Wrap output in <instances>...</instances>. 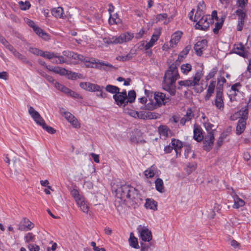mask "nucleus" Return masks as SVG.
Here are the masks:
<instances>
[{
  "instance_id": "obj_1",
  "label": "nucleus",
  "mask_w": 251,
  "mask_h": 251,
  "mask_svg": "<svg viewBox=\"0 0 251 251\" xmlns=\"http://www.w3.org/2000/svg\"><path fill=\"white\" fill-rule=\"evenodd\" d=\"M116 196L134 207L142 201L139 191L128 184H124L118 187L116 191Z\"/></svg>"
},
{
  "instance_id": "obj_2",
  "label": "nucleus",
  "mask_w": 251,
  "mask_h": 251,
  "mask_svg": "<svg viewBox=\"0 0 251 251\" xmlns=\"http://www.w3.org/2000/svg\"><path fill=\"white\" fill-rule=\"evenodd\" d=\"M179 77L177 67L174 65H171L165 74L162 84L163 89L169 92L171 95H175L176 94L175 83Z\"/></svg>"
},
{
  "instance_id": "obj_3",
  "label": "nucleus",
  "mask_w": 251,
  "mask_h": 251,
  "mask_svg": "<svg viewBox=\"0 0 251 251\" xmlns=\"http://www.w3.org/2000/svg\"><path fill=\"white\" fill-rule=\"evenodd\" d=\"M203 75V70H198L192 78L179 81L178 83L181 86L194 87L196 92L201 93L203 90L202 87H200L197 88V86H199L200 80L202 77Z\"/></svg>"
},
{
  "instance_id": "obj_4",
  "label": "nucleus",
  "mask_w": 251,
  "mask_h": 251,
  "mask_svg": "<svg viewBox=\"0 0 251 251\" xmlns=\"http://www.w3.org/2000/svg\"><path fill=\"white\" fill-rule=\"evenodd\" d=\"M136 93L133 90H130L127 95L126 90L123 92L120 91L117 94L113 96V98L115 100L116 103L121 107H125L128 103H132L135 100Z\"/></svg>"
},
{
  "instance_id": "obj_5",
  "label": "nucleus",
  "mask_w": 251,
  "mask_h": 251,
  "mask_svg": "<svg viewBox=\"0 0 251 251\" xmlns=\"http://www.w3.org/2000/svg\"><path fill=\"white\" fill-rule=\"evenodd\" d=\"M237 117L239 118V120L237 125L236 132L237 135H240L244 132L246 128V120L248 118V106L240 109L231 118L232 120H235V118Z\"/></svg>"
},
{
  "instance_id": "obj_6",
  "label": "nucleus",
  "mask_w": 251,
  "mask_h": 251,
  "mask_svg": "<svg viewBox=\"0 0 251 251\" xmlns=\"http://www.w3.org/2000/svg\"><path fill=\"white\" fill-rule=\"evenodd\" d=\"M133 38L132 34L126 32L120 34L119 36L105 37L103 39L104 43L109 44H122L130 41Z\"/></svg>"
},
{
  "instance_id": "obj_7",
  "label": "nucleus",
  "mask_w": 251,
  "mask_h": 251,
  "mask_svg": "<svg viewBox=\"0 0 251 251\" xmlns=\"http://www.w3.org/2000/svg\"><path fill=\"white\" fill-rule=\"evenodd\" d=\"M138 230L140 233V237L145 242H149L152 239L151 231L146 227L139 226Z\"/></svg>"
},
{
  "instance_id": "obj_8",
  "label": "nucleus",
  "mask_w": 251,
  "mask_h": 251,
  "mask_svg": "<svg viewBox=\"0 0 251 251\" xmlns=\"http://www.w3.org/2000/svg\"><path fill=\"white\" fill-rule=\"evenodd\" d=\"M214 141V133L209 132L203 138V148L206 151H209L212 148Z\"/></svg>"
},
{
  "instance_id": "obj_9",
  "label": "nucleus",
  "mask_w": 251,
  "mask_h": 251,
  "mask_svg": "<svg viewBox=\"0 0 251 251\" xmlns=\"http://www.w3.org/2000/svg\"><path fill=\"white\" fill-rule=\"evenodd\" d=\"M91 63L95 64V66L94 67L95 68L100 70L109 71L114 68V66L109 63L100 60L97 61L94 58H92Z\"/></svg>"
},
{
  "instance_id": "obj_10",
  "label": "nucleus",
  "mask_w": 251,
  "mask_h": 251,
  "mask_svg": "<svg viewBox=\"0 0 251 251\" xmlns=\"http://www.w3.org/2000/svg\"><path fill=\"white\" fill-rule=\"evenodd\" d=\"M208 17H210V15H205L203 17L202 19L199 20L198 21L196 22V24L195 25L196 28L203 30H205L207 29L209 26L210 24L208 20H211L210 18H208Z\"/></svg>"
},
{
  "instance_id": "obj_11",
  "label": "nucleus",
  "mask_w": 251,
  "mask_h": 251,
  "mask_svg": "<svg viewBox=\"0 0 251 251\" xmlns=\"http://www.w3.org/2000/svg\"><path fill=\"white\" fill-rule=\"evenodd\" d=\"M234 52L244 58L249 57V52L241 43L235 44L233 47Z\"/></svg>"
},
{
  "instance_id": "obj_12",
  "label": "nucleus",
  "mask_w": 251,
  "mask_h": 251,
  "mask_svg": "<svg viewBox=\"0 0 251 251\" xmlns=\"http://www.w3.org/2000/svg\"><path fill=\"white\" fill-rule=\"evenodd\" d=\"M28 113L31 117L32 118L34 122L38 125L43 123L44 121L43 118L41 116L39 113L35 110V109L31 106H28Z\"/></svg>"
},
{
  "instance_id": "obj_13",
  "label": "nucleus",
  "mask_w": 251,
  "mask_h": 251,
  "mask_svg": "<svg viewBox=\"0 0 251 251\" xmlns=\"http://www.w3.org/2000/svg\"><path fill=\"white\" fill-rule=\"evenodd\" d=\"M214 104L220 110L223 111L224 110V102L223 99V93L220 90L217 91Z\"/></svg>"
},
{
  "instance_id": "obj_14",
  "label": "nucleus",
  "mask_w": 251,
  "mask_h": 251,
  "mask_svg": "<svg viewBox=\"0 0 251 251\" xmlns=\"http://www.w3.org/2000/svg\"><path fill=\"white\" fill-rule=\"evenodd\" d=\"M19 229L21 231L30 230L34 227V225L28 219L24 218L21 222Z\"/></svg>"
},
{
  "instance_id": "obj_15",
  "label": "nucleus",
  "mask_w": 251,
  "mask_h": 251,
  "mask_svg": "<svg viewBox=\"0 0 251 251\" xmlns=\"http://www.w3.org/2000/svg\"><path fill=\"white\" fill-rule=\"evenodd\" d=\"M207 46V41L205 39L198 41L194 46V50L197 54L199 56H201L202 54L203 50Z\"/></svg>"
},
{
  "instance_id": "obj_16",
  "label": "nucleus",
  "mask_w": 251,
  "mask_h": 251,
  "mask_svg": "<svg viewBox=\"0 0 251 251\" xmlns=\"http://www.w3.org/2000/svg\"><path fill=\"white\" fill-rule=\"evenodd\" d=\"M80 87L85 90L90 92H95L99 91L100 89V86L90 82H81L79 84Z\"/></svg>"
},
{
  "instance_id": "obj_17",
  "label": "nucleus",
  "mask_w": 251,
  "mask_h": 251,
  "mask_svg": "<svg viewBox=\"0 0 251 251\" xmlns=\"http://www.w3.org/2000/svg\"><path fill=\"white\" fill-rule=\"evenodd\" d=\"M154 98L158 107L165 104L168 100L165 94L161 92H155Z\"/></svg>"
},
{
  "instance_id": "obj_18",
  "label": "nucleus",
  "mask_w": 251,
  "mask_h": 251,
  "mask_svg": "<svg viewBox=\"0 0 251 251\" xmlns=\"http://www.w3.org/2000/svg\"><path fill=\"white\" fill-rule=\"evenodd\" d=\"M64 116L65 119L75 128H79L80 124L76 118L69 112H65Z\"/></svg>"
},
{
  "instance_id": "obj_19",
  "label": "nucleus",
  "mask_w": 251,
  "mask_h": 251,
  "mask_svg": "<svg viewBox=\"0 0 251 251\" xmlns=\"http://www.w3.org/2000/svg\"><path fill=\"white\" fill-rule=\"evenodd\" d=\"M173 149L175 150L176 156H180L181 154V150L183 147V143L178 139H172L171 143Z\"/></svg>"
},
{
  "instance_id": "obj_20",
  "label": "nucleus",
  "mask_w": 251,
  "mask_h": 251,
  "mask_svg": "<svg viewBox=\"0 0 251 251\" xmlns=\"http://www.w3.org/2000/svg\"><path fill=\"white\" fill-rule=\"evenodd\" d=\"M182 32L180 31H177L173 34L171 36V39L169 41V44H171V47H175L179 42Z\"/></svg>"
},
{
  "instance_id": "obj_21",
  "label": "nucleus",
  "mask_w": 251,
  "mask_h": 251,
  "mask_svg": "<svg viewBox=\"0 0 251 251\" xmlns=\"http://www.w3.org/2000/svg\"><path fill=\"white\" fill-rule=\"evenodd\" d=\"M194 114L191 108H188L187 110L186 114L181 119L180 124L182 125H184L187 122L190 121L194 117Z\"/></svg>"
},
{
  "instance_id": "obj_22",
  "label": "nucleus",
  "mask_w": 251,
  "mask_h": 251,
  "mask_svg": "<svg viewBox=\"0 0 251 251\" xmlns=\"http://www.w3.org/2000/svg\"><path fill=\"white\" fill-rule=\"evenodd\" d=\"M51 14L57 18H63L65 16L63 13V9L61 7L52 9L51 10Z\"/></svg>"
},
{
  "instance_id": "obj_23",
  "label": "nucleus",
  "mask_w": 251,
  "mask_h": 251,
  "mask_svg": "<svg viewBox=\"0 0 251 251\" xmlns=\"http://www.w3.org/2000/svg\"><path fill=\"white\" fill-rule=\"evenodd\" d=\"M76 203L82 211L84 213H88L89 207L87 202L85 200V198L84 197L81 201H79L76 202Z\"/></svg>"
},
{
  "instance_id": "obj_24",
  "label": "nucleus",
  "mask_w": 251,
  "mask_h": 251,
  "mask_svg": "<svg viewBox=\"0 0 251 251\" xmlns=\"http://www.w3.org/2000/svg\"><path fill=\"white\" fill-rule=\"evenodd\" d=\"M155 189L158 192L163 193L165 191L164 183L161 178H158L155 180Z\"/></svg>"
},
{
  "instance_id": "obj_25",
  "label": "nucleus",
  "mask_w": 251,
  "mask_h": 251,
  "mask_svg": "<svg viewBox=\"0 0 251 251\" xmlns=\"http://www.w3.org/2000/svg\"><path fill=\"white\" fill-rule=\"evenodd\" d=\"M233 199L234 203L233 205V207L234 208L238 209L245 205L244 201L239 198L237 195H235V196L233 197Z\"/></svg>"
},
{
  "instance_id": "obj_26",
  "label": "nucleus",
  "mask_w": 251,
  "mask_h": 251,
  "mask_svg": "<svg viewBox=\"0 0 251 251\" xmlns=\"http://www.w3.org/2000/svg\"><path fill=\"white\" fill-rule=\"evenodd\" d=\"M129 245L135 249H139V246L137 238L134 236L132 232L130 233V237L128 240Z\"/></svg>"
},
{
  "instance_id": "obj_27",
  "label": "nucleus",
  "mask_w": 251,
  "mask_h": 251,
  "mask_svg": "<svg viewBox=\"0 0 251 251\" xmlns=\"http://www.w3.org/2000/svg\"><path fill=\"white\" fill-rule=\"evenodd\" d=\"M61 92L73 98L77 99L80 98V97L77 93L73 91H72L71 90L64 86L63 88H62Z\"/></svg>"
},
{
  "instance_id": "obj_28",
  "label": "nucleus",
  "mask_w": 251,
  "mask_h": 251,
  "mask_svg": "<svg viewBox=\"0 0 251 251\" xmlns=\"http://www.w3.org/2000/svg\"><path fill=\"white\" fill-rule=\"evenodd\" d=\"M145 206L147 208L151 210L157 209V203L152 199H147Z\"/></svg>"
},
{
  "instance_id": "obj_29",
  "label": "nucleus",
  "mask_w": 251,
  "mask_h": 251,
  "mask_svg": "<svg viewBox=\"0 0 251 251\" xmlns=\"http://www.w3.org/2000/svg\"><path fill=\"white\" fill-rule=\"evenodd\" d=\"M194 138L195 140H196L198 142H200L202 140L203 136L201 129L198 127H196L194 128Z\"/></svg>"
},
{
  "instance_id": "obj_30",
  "label": "nucleus",
  "mask_w": 251,
  "mask_h": 251,
  "mask_svg": "<svg viewBox=\"0 0 251 251\" xmlns=\"http://www.w3.org/2000/svg\"><path fill=\"white\" fill-rule=\"evenodd\" d=\"M72 197L75 199V202L81 201L83 196L79 193V191L76 189H73L71 191Z\"/></svg>"
},
{
  "instance_id": "obj_31",
  "label": "nucleus",
  "mask_w": 251,
  "mask_h": 251,
  "mask_svg": "<svg viewBox=\"0 0 251 251\" xmlns=\"http://www.w3.org/2000/svg\"><path fill=\"white\" fill-rule=\"evenodd\" d=\"M121 23V20L118 17L117 13L110 14L109 23L110 25H116Z\"/></svg>"
},
{
  "instance_id": "obj_32",
  "label": "nucleus",
  "mask_w": 251,
  "mask_h": 251,
  "mask_svg": "<svg viewBox=\"0 0 251 251\" xmlns=\"http://www.w3.org/2000/svg\"><path fill=\"white\" fill-rule=\"evenodd\" d=\"M10 51H11L13 53V54L15 56V57L23 61L24 62H27L25 56L20 53L19 51L15 50L14 48V47L12 48V49L10 50Z\"/></svg>"
},
{
  "instance_id": "obj_33",
  "label": "nucleus",
  "mask_w": 251,
  "mask_h": 251,
  "mask_svg": "<svg viewBox=\"0 0 251 251\" xmlns=\"http://www.w3.org/2000/svg\"><path fill=\"white\" fill-rule=\"evenodd\" d=\"M33 30L40 37H42L45 40H48L49 39V36L47 33L45 32L41 28L38 26H36Z\"/></svg>"
},
{
  "instance_id": "obj_34",
  "label": "nucleus",
  "mask_w": 251,
  "mask_h": 251,
  "mask_svg": "<svg viewBox=\"0 0 251 251\" xmlns=\"http://www.w3.org/2000/svg\"><path fill=\"white\" fill-rule=\"evenodd\" d=\"M156 170V168L154 165L151 166L144 172L145 176L147 178L153 177L155 175Z\"/></svg>"
},
{
  "instance_id": "obj_35",
  "label": "nucleus",
  "mask_w": 251,
  "mask_h": 251,
  "mask_svg": "<svg viewBox=\"0 0 251 251\" xmlns=\"http://www.w3.org/2000/svg\"><path fill=\"white\" fill-rule=\"evenodd\" d=\"M45 58H47L48 59H52L54 58L55 57L58 56V53H55L53 52H50V51H42L41 56Z\"/></svg>"
},
{
  "instance_id": "obj_36",
  "label": "nucleus",
  "mask_w": 251,
  "mask_h": 251,
  "mask_svg": "<svg viewBox=\"0 0 251 251\" xmlns=\"http://www.w3.org/2000/svg\"><path fill=\"white\" fill-rule=\"evenodd\" d=\"M158 131L160 135L165 138L168 136L169 133L170 132V130L167 127L164 126H160L158 128Z\"/></svg>"
},
{
  "instance_id": "obj_37",
  "label": "nucleus",
  "mask_w": 251,
  "mask_h": 251,
  "mask_svg": "<svg viewBox=\"0 0 251 251\" xmlns=\"http://www.w3.org/2000/svg\"><path fill=\"white\" fill-rule=\"evenodd\" d=\"M105 90L111 94H117L120 91V88L116 86L112 85H107L105 87Z\"/></svg>"
},
{
  "instance_id": "obj_38",
  "label": "nucleus",
  "mask_w": 251,
  "mask_h": 251,
  "mask_svg": "<svg viewBox=\"0 0 251 251\" xmlns=\"http://www.w3.org/2000/svg\"><path fill=\"white\" fill-rule=\"evenodd\" d=\"M192 70V66L189 63L183 64L181 66V72L184 75H187Z\"/></svg>"
},
{
  "instance_id": "obj_39",
  "label": "nucleus",
  "mask_w": 251,
  "mask_h": 251,
  "mask_svg": "<svg viewBox=\"0 0 251 251\" xmlns=\"http://www.w3.org/2000/svg\"><path fill=\"white\" fill-rule=\"evenodd\" d=\"M130 141L133 143L145 142L144 140L140 139L139 134L137 133H132V134L131 135Z\"/></svg>"
},
{
  "instance_id": "obj_40",
  "label": "nucleus",
  "mask_w": 251,
  "mask_h": 251,
  "mask_svg": "<svg viewBox=\"0 0 251 251\" xmlns=\"http://www.w3.org/2000/svg\"><path fill=\"white\" fill-rule=\"evenodd\" d=\"M158 106H157L156 102H154L152 100L150 101L145 105L144 109L148 110H152L156 109Z\"/></svg>"
},
{
  "instance_id": "obj_41",
  "label": "nucleus",
  "mask_w": 251,
  "mask_h": 251,
  "mask_svg": "<svg viewBox=\"0 0 251 251\" xmlns=\"http://www.w3.org/2000/svg\"><path fill=\"white\" fill-rule=\"evenodd\" d=\"M24 240L26 243L30 242H34L35 241V236L32 233H27L24 236Z\"/></svg>"
},
{
  "instance_id": "obj_42",
  "label": "nucleus",
  "mask_w": 251,
  "mask_h": 251,
  "mask_svg": "<svg viewBox=\"0 0 251 251\" xmlns=\"http://www.w3.org/2000/svg\"><path fill=\"white\" fill-rule=\"evenodd\" d=\"M39 126H41L44 129L46 130L49 133L53 134L56 131V130L52 127L47 126L46 124L45 121H44L43 123H41Z\"/></svg>"
},
{
  "instance_id": "obj_43",
  "label": "nucleus",
  "mask_w": 251,
  "mask_h": 251,
  "mask_svg": "<svg viewBox=\"0 0 251 251\" xmlns=\"http://www.w3.org/2000/svg\"><path fill=\"white\" fill-rule=\"evenodd\" d=\"M205 16L204 11H201V10H197L195 15L194 21L196 23L199 20L202 19Z\"/></svg>"
},
{
  "instance_id": "obj_44",
  "label": "nucleus",
  "mask_w": 251,
  "mask_h": 251,
  "mask_svg": "<svg viewBox=\"0 0 251 251\" xmlns=\"http://www.w3.org/2000/svg\"><path fill=\"white\" fill-rule=\"evenodd\" d=\"M19 5L20 9L22 10H27L31 6L29 2L27 1L25 2H23V1H19Z\"/></svg>"
},
{
  "instance_id": "obj_45",
  "label": "nucleus",
  "mask_w": 251,
  "mask_h": 251,
  "mask_svg": "<svg viewBox=\"0 0 251 251\" xmlns=\"http://www.w3.org/2000/svg\"><path fill=\"white\" fill-rule=\"evenodd\" d=\"M217 71L218 70H217V68H212L210 70V71L209 72L208 74L206 76L205 79L206 80H208L210 79L213 78L215 75L217 74Z\"/></svg>"
},
{
  "instance_id": "obj_46",
  "label": "nucleus",
  "mask_w": 251,
  "mask_h": 251,
  "mask_svg": "<svg viewBox=\"0 0 251 251\" xmlns=\"http://www.w3.org/2000/svg\"><path fill=\"white\" fill-rule=\"evenodd\" d=\"M42 51L43 50L35 47H30L29 48V51L30 52L37 56H41Z\"/></svg>"
},
{
  "instance_id": "obj_47",
  "label": "nucleus",
  "mask_w": 251,
  "mask_h": 251,
  "mask_svg": "<svg viewBox=\"0 0 251 251\" xmlns=\"http://www.w3.org/2000/svg\"><path fill=\"white\" fill-rule=\"evenodd\" d=\"M160 34L161 32L160 30L156 33H153L151 37L150 41L155 44V42H156L159 39Z\"/></svg>"
},
{
  "instance_id": "obj_48",
  "label": "nucleus",
  "mask_w": 251,
  "mask_h": 251,
  "mask_svg": "<svg viewBox=\"0 0 251 251\" xmlns=\"http://www.w3.org/2000/svg\"><path fill=\"white\" fill-rule=\"evenodd\" d=\"M132 56V54L131 53H129L126 55L119 56L117 57V59L119 61H126L131 59Z\"/></svg>"
},
{
  "instance_id": "obj_49",
  "label": "nucleus",
  "mask_w": 251,
  "mask_h": 251,
  "mask_svg": "<svg viewBox=\"0 0 251 251\" xmlns=\"http://www.w3.org/2000/svg\"><path fill=\"white\" fill-rule=\"evenodd\" d=\"M236 14L239 16L238 20H245L246 11L243 9H239L236 11Z\"/></svg>"
},
{
  "instance_id": "obj_50",
  "label": "nucleus",
  "mask_w": 251,
  "mask_h": 251,
  "mask_svg": "<svg viewBox=\"0 0 251 251\" xmlns=\"http://www.w3.org/2000/svg\"><path fill=\"white\" fill-rule=\"evenodd\" d=\"M0 42L5 47V48L9 51L12 49L13 47L4 38L0 37Z\"/></svg>"
},
{
  "instance_id": "obj_51",
  "label": "nucleus",
  "mask_w": 251,
  "mask_h": 251,
  "mask_svg": "<svg viewBox=\"0 0 251 251\" xmlns=\"http://www.w3.org/2000/svg\"><path fill=\"white\" fill-rule=\"evenodd\" d=\"M223 24V21L217 22L215 25V27L213 29V31L215 34H217L219 30L222 28Z\"/></svg>"
},
{
  "instance_id": "obj_52",
  "label": "nucleus",
  "mask_w": 251,
  "mask_h": 251,
  "mask_svg": "<svg viewBox=\"0 0 251 251\" xmlns=\"http://www.w3.org/2000/svg\"><path fill=\"white\" fill-rule=\"evenodd\" d=\"M216 82L215 81H210L209 85L208 87L207 92H209V93H214L215 87Z\"/></svg>"
},
{
  "instance_id": "obj_53",
  "label": "nucleus",
  "mask_w": 251,
  "mask_h": 251,
  "mask_svg": "<svg viewBox=\"0 0 251 251\" xmlns=\"http://www.w3.org/2000/svg\"><path fill=\"white\" fill-rule=\"evenodd\" d=\"M155 44L153 43L152 42H151L150 41L147 43L146 44H145L144 41L142 42V43L141 44V46L143 47V49H145L146 50H149L150 48L152 47Z\"/></svg>"
},
{
  "instance_id": "obj_54",
  "label": "nucleus",
  "mask_w": 251,
  "mask_h": 251,
  "mask_svg": "<svg viewBox=\"0 0 251 251\" xmlns=\"http://www.w3.org/2000/svg\"><path fill=\"white\" fill-rule=\"evenodd\" d=\"M155 44L153 43L152 42H151L150 41L147 43L146 44H145L144 41L142 42V43L141 44V46L143 47V49H145L146 50H149L150 48L152 47Z\"/></svg>"
},
{
  "instance_id": "obj_55",
  "label": "nucleus",
  "mask_w": 251,
  "mask_h": 251,
  "mask_svg": "<svg viewBox=\"0 0 251 251\" xmlns=\"http://www.w3.org/2000/svg\"><path fill=\"white\" fill-rule=\"evenodd\" d=\"M168 17V15L166 13L159 14L156 15V22L162 21L165 19H166Z\"/></svg>"
},
{
  "instance_id": "obj_56",
  "label": "nucleus",
  "mask_w": 251,
  "mask_h": 251,
  "mask_svg": "<svg viewBox=\"0 0 251 251\" xmlns=\"http://www.w3.org/2000/svg\"><path fill=\"white\" fill-rule=\"evenodd\" d=\"M241 84L239 83L234 84L231 86V91L234 92V95H236V92H239V89L241 87Z\"/></svg>"
},
{
  "instance_id": "obj_57",
  "label": "nucleus",
  "mask_w": 251,
  "mask_h": 251,
  "mask_svg": "<svg viewBox=\"0 0 251 251\" xmlns=\"http://www.w3.org/2000/svg\"><path fill=\"white\" fill-rule=\"evenodd\" d=\"M125 112L126 113H127L128 115H129L130 116L134 117L135 118H137V117L138 116V112L136 111L133 110H131V109L125 110Z\"/></svg>"
},
{
  "instance_id": "obj_58",
  "label": "nucleus",
  "mask_w": 251,
  "mask_h": 251,
  "mask_svg": "<svg viewBox=\"0 0 251 251\" xmlns=\"http://www.w3.org/2000/svg\"><path fill=\"white\" fill-rule=\"evenodd\" d=\"M204 126L207 130L208 132L207 133H209V132L213 133L212 128L214 127V126L212 124L210 123H205L204 124Z\"/></svg>"
},
{
  "instance_id": "obj_59",
  "label": "nucleus",
  "mask_w": 251,
  "mask_h": 251,
  "mask_svg": "<svg viewBox=\"0 0 251 251\" xmlns=\"http://www.w3.org/2000/svg\"><path fill=\"white\" fill-rule=\"evenodd\" d=\"M27 248L30 251H39L40 247L36 244H30L28 245Z\"/></svg>"
},
{
  "instance_id": "obj_60",
  "label": "nucleus",
  "mask_w": 251,
  "mask_h": 251,
  "mask_svg": "<svg viewBox=\"0 0 251 251\" xmlns=\"http://www.w3.org/2000/svg\"><path fill=\"white\" fill-rule=\"evenodd\" d=\"M56 58L55 60H53L52 61L53 63L56 64H61L66 62L64 57L62 56H60L58 55V56L55 57Z\"/></svg>"
},
{
  "instance_id": "obj_61",
  "label": "nucleus",
  "mask_w": 251,
  "mask_h": 251,
  "mask_svg": "<svg viewBox=\"0 0 251 251\" xmlns=\"http://www.w3.org/2000/svg\"><path fill=\"white\" fill-rule=\"evenodd\" d=\"M100 89L99 91H96L95 92H97L98 93L97 94V96L98 97H100L101 98H105L106 97V94L104 93L102 91V89L103 88V87L102 86H100Z\"/></svg>"
},
{
  "instance_id": "obj_62",
  "label": "nucleus",
  "mask_w": 251,
  "mask_h": 251,
  "mask_svg": "<svg viewBox=\"0 0 251 251\" xmlns=\"http://www.w3.org/2000/svg\"><path fill=\"white\" fill-rule=\"evenodd\" d=\"M189 50V49L187 47L185 48V49L184 50H183L181 52V53L179 54V55L178 56V60H179V62L181 61L183 59V58L185 57V56H181V54H184V55L185 56H186L188 54Z\"/></svg>"
},
{
  "instance_id": "obj_63",
  "label": "nucleus",
  "mask_w": 251,
  "mask_h": 251,
  "mask_svg": "<svg viewBox=\"0 0 251 251\" xmlns=\"http://www.w3.org/2000/svg\"><path fill=\"white\" fill-rule=\"evenodd\" d=\"M40 74L44 77L50 83H54V80L53 77L50 75L45 74L44 73H40Z\"/></svg>"
},
{
  "instance_id": "obj_64",
  "label": "nucleus",
  "mask_w": 251,
  "mask_h": 251,
  "mask_svg": "<svg viewBox=\"0 0 251 251\" xmlns=\"http://www.w3.org/2000/svg\"><path fill=\"white\" fill-rule=\"evenodd\" d=\"M226 135L223 133L221 136L219 138L217 144L219 147H220L223 143V140L226 138Z\"/></svg>"
}]
</instances>
